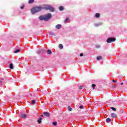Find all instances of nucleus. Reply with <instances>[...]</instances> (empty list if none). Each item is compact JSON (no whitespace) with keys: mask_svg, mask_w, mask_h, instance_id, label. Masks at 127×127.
I'll list each match as a JSON object with an SVG mask.
<instances>
[{"mask_svg":"<svg viewBox=\"0 0 127 127\" xmlns=\"http://www.w3.org/2000/svg\"><path fill=\"white\" fill-rule=\"evenodd\" d=\"M112 121V119H111V118H107L106 120V123H111V122Z\"/></svg>","mask_w":127,"mask_h":127,"instance_id":"9b49d317","label":"nucleus"},{"mask_svg":"<svg viewBox=\"0 0 127 127\" xmlns=\"http://www.w3.org/2000/svg\"><path fill=\"white\" fill-rule=\"evenodd\" d=\"M113 82H114V83H117V81L115 80H113Z\"/></svg>","mask_w":127,"mask_h":127,"instance_id":"473e14b6","label":"nucleus"},{"mask_svg":"<svg viewBox=\"0 0 127 127\" xmlns=\"http://www.w3.org/2000/svg\"><path fill=\"white\" fill-rule=\"evenodd\" d=\"M111 118H117V114H115V113H112L111 115Z\"/></svg>","mask_w":127,"mask_h":127,"instance_id":"1a4fd4ad","label":"nucleus"},{"mask_svg":"<svg viewBox=\"0 0 127 127\" xmlns=\"http://www.w3.org/2000/svg\"><path fill=\"white\" fill-rule=\"evenodd\" d=\"M97 59L98 60H101V59H102V57L101 56H98L97 57Z\"/></svg>","mask_w":127,"mask_h":127,"instance_id":"4be33fe9","label":"nucleus"},{"mask_svg":"<svg viewBox=\"0 0 127 127\" xmlns=\"http://www.w3.org/2000/svg\"><path fill=\"white\" fill-rule=\"evenodd\" d=\"M79 109H84V106H83L82 105L79 106Z\"/></svg>","mask_w":127,"mask_h":127,"instance_id":"c85d7f7f","label":"nucleus"},{"mask_svg":"<svg viewBox=\"0 0 127 127\" xmlns=\"http://www.w3.org/2000/svg\"><path fill=\"white\" fill-rule=\"evenodd\" d=\"M53 125H54V126H57V122H55L53 123Z\"/></svg>","mask_w":127,"mask_h":127,"instance_id":"bb28decb","label":"nucleus"},{"mask_svg":"<svg viewBox=\"0 0 127 127\" xmlns=\"http://www.w3.org/2000/svg\"><path fill=\"white\" fill-rule=\"evenodd\" d=\"M42 34H43V33H42L41 35H42Z\"/></svg>","mask_w":127,"mask_h":127,"instance_id":"c9c22d12","label":"nucleus"},{"mask_svg":"<svg viewBox=\"0 0 127 127\" xmlns=\"http://www.w3.org/2000/svg\"><path fill=\"white\" fill-rule=\"evenodd\" d=\"M9 68L10 69H13V64H9Z\"/></svg>","mask_w":127,"mask_h":127,"instance_id":"f3484780","label":"nucleus"},{"mask_svg":"<svg viewBox=\"0 0 127 127\" xmlns=\"http://www.w3.org/2000/svg\"><path fill=\"white\" fill-rule=\"evenodd\" d=\"M34 2V0H29L28 3H33Z\"/></svg>","mask_w":127,"mask_h":127,"instance_id":"dca6fc26","label":"nucleus"},{"mask_svg":"<svg viewBox=\"0 0 127 127\" xmlns=\"http://www.w3.org/2000/svg\"><path fill=\"white\" fill-rule=\"evenodd\" d=\"M96 48H101V46H100V45H97L96 46Z\"/></svg>","mask_w":127,"mask_h":127,"instance_id":"393cba45","label":"nucleus"},{"mask_svg":"<svg viewBox=\"0 0 127 127\" xmlns=\"http://www.w3.org/2000/svg\"><path fill=\"white\" fill-rule=\"evenodd\" d=\"M111 109L114 111V112H116L117 111V109L114 107H111Z\"/></svg>","mask_w":127,"mask_h":127,"instance_id":"5701e85b","label":"nucleus"},{"mask_svg":"<svg viewBox=\"0 0 127 127\" xmlns=\"http://www.w3.org/2000/svg\"><path fill=\"white\" fill-rule=\"evenodd\" d=\"M92 87L93 90H94L95 87H96V85L95 84H92Z\"/></svg>","mask_w":127,"mask_h":127,"instance_id":"a878e982","label":"nucleus"},{"mask_svg":"<svg viewBox=\"0 0 127 127\" xmlns=\"http://www.w3.org/2000/svg\"><path fill=\"white\" fill-rule=\"evenodd\" d=\"M83 55H84V54H83V53H81V54H80V56L81 57H82V56H83Z\"/></svg>","mask_w":127,"mask_h":127,"instance_id":"c756f323","label":"nucleus"},{"mask_svg":"<svg viewBox=\"0 0 127 127\" xmlns=\"http://www.w3.org/2000/svg\"><path fill=\"white\" fill-rule=\"evenodd\" d=\"M21 117L22 119H25L26 118V114H21Z\"/></svg>","mask_w":127,"mask_h":127,"instance_id":"f8f14e48","label":"nucleus"},{"mask_svg":"<svg viewBox=\"0 0 127 127\" xmlns=\"http://www.w3.org/2000/svg\"><path fill=\"white\" fill-rule=\"evenodd\" d=\"M18 52H20V50H16L14 51V53H18Z\"/></svg>","mask_w":127,"mask_h":127,"instance_id":"6ab92c4d","label":"nucleus"},{"mask_svg":"<svg viewBox=\"0 0 127 127\" xmlns=\"http://www.w3.org/2000/svg\"><path fill=\"white\" fill-rule=\"evenodd\" d=\"M41 117H43V115H41Z\"/></svg>","mask_w":127,"mask_h":127,"instance_id":"f704fd0d","label":"nucleus"},{"mask_svg":"<svg viewBox=\"0 0 127 127\" xmlns=\"http://www.w3.org/2000/svg\"><path fill=\"white\" fill-rule=\"evenodd\" d=\"M121 85H124V83H121Z\"/></svg>","mask_w":127,"mask_h":127,"instance_id":"72a5a7b5","label":"nucleus"},{"mask_svg":"<svg viewBox=\"0 0 127 127\" xmlns=\"http://www.w3.org/2000/svg\"><path fill=\"white\" fill-rule=\"evenodd\" d=\"M59 9L61 11H62L63 10H64V7H63V6H60L59 8Z\"/></svg>","mask_w":127,"mask_h":127,"instance_id":"9d476101","label":"nucleus"},{"mask_svg":"<svg viewBox=\"0 0 127 127\" xmlns=\"http://www.w3.org/2000/svg\"><path fill=\"white\" fill-rule=\"evenodd\" d=\"M47 53L48 54H49L50 55H51V54L52 53V52H51V50H49L47 51Z\"/></svg>","mask_w":127,"mask_h":127,"instance_id":"2eb2a0df","label":"nucleus"},{"mask_svg":"<svg viewBox=\"0 0 127 127\" xmlns=\"http://www.w3.org/2000/svg\"><path fill=\"white\" fill-rule=\"evenodd\" d=\"M49 10L52 11V12H53L54 11V8H53V7L51 6H49Z\"/></svg>","mask_w":127,"mask_h":127,"instance_id":"0eeeda50","label":"nucleus"},{"mask_svg":"<svg viewBox=\"0 0 127 127\" xmlns=\"http://www.w3.org/2000/svg\"><path fill=\"white\" fill-rule=\"evenodd\" d=\"M49 8V6L45 5L44 7H42V9H46V10H48Z\"/></svg>","mask_w":127,"mask_h":127,"instance_id":"39448f33","label":"nucleus"},{"mask_svg":"<svg viewBox=\"0 0 127 127\" xmlns=\"http://www.w3.org/2000/svg\"><path fill=\"white\" fill-rule=\"evenodd\" d=\"M115 41H116V38L111 37L108 38L106 42H107V43H112V42H115Z\"/></svg>","mask_w":127,"mask_h":127,"instance_id":"7ed1b4c3","label":"nucleus"},{"mask_svg":"<svg viewBox=\"0 0 127 127\" xmlns=\"http://www.w3.org/2000/svg\"><path fill=\"white\" fill-rule=\"evenodd\" d=\"M79 88L81 90V89H83V86H79Z\"/></svg>","mask_w":127,"mask_h":127,"instance_id":"7c9ffc66","label":"nucleus"},{"mask_svg":"<svg viewBox=\"0 0 127 127\" xmlns=\"http://www.w3.org/2000/svg\"><path fill=\"white\" fill-rule=\"evenodd\" d=\"M52 17L51 13H47L45 15H41L39 17L40 20H44V21H48L50 18Z\"/></svg>","mask_w":127,"mask_h":127,"instance_id":"f257e3e1","label":"nucleus"},{"mask_svg":"<svg viewBox=\"0 0 127 127\" xmlns=\"http://www.w3.org/2000/svg\"><path fill=\"white\" fill-rule=\"evenodd\" d=\"M42 121V118H39V120H38L37 122H38V124H41Z\"/></svg>","mask_w":127,"mask_h":127,"instance_id":"ddd939ff","label":"nucleus"},{"mask_svg":"<svg viewBox=\"0 0 127 127\" xmlns=\"http://www.w3.org/2000/svg\"><path fill=\"white\" fill-rule=\"evenodd\" d=\"M46 35H51L52 37H55V34L53 32H47Z\"/></svg>","mask_w":127,"mask_h":127,"instance_id":"20e7f679","label":"nucleus"},{"mask_svg":"<svg viewBox=\"0 0 127 127\" xmlns=\"http://www.w3.org/2000/svg\"><path fill=\"white\" fill-rule=\"evenodd\" d=\"M41 52V51L38 50V51L37 52V53L38 54H39Z\"/></svg>","mask_w":127,"mask_h":127,"instance_id":"cd10ccee","label":"nucleus"},{"mask_svg":"<svg viewBox=\"0 0 127 127\" xmlns=\"http://www.w3.org/2000/svg\"><path fill=\"white\" fill-rule=\"evenodd\" d=\"M44 115L46 117H50V114H49V113L48 112H44Z\"/></svg>","mask_w":127,"mask_h":127,"instance_id":"6e6552de","label":"nucleus"},{"mask_svg":"<svg viewBox=\"0 0 127 127\" xmlns=\"http://www.w3.org/2000/svg\"><path fill=\"white\" fill-rule=\"evenodd\" d=\"M59 46L60 49H63V45L62 44H60Z\"/></svg>","mask_w":127,"mask_h":127,"instance_id":"a211bd4d","label":"nucleus"},{"mask_svg":"<svg viewBox=\"0 0 127 127\" xmlns=\"http://www.w3.org/2000/svg\"><path fill=\"white\" fill-rule=\"evenodd\" d=\"M68 109L69 112H71L72 111V108H71L70 107H68Z\"/></svg>","mask_w":127,"mask_h":127,"instance_id":"b1692460","label":"nucleus"},{"mask_svg":"<svg viewBox=\"0 0 127 127\" xmlns=\"http://www.w3.org/2000/svg\"><path fill=\"white\" fill-rule=\"evenodd\" d=\"M95 17H96V18H99V17H100V13H97L95 14Z\"/></svg>","mask_w":127,"mask_h":127,"instance_id":"4468645a","label":"nucleus"},{"mask_svg":"<svg viewBox=\"0 0 127 127\" xmlns=\"http://www.w3.org/2000/svg\"><path fill=\"white\" fill-rule=\"evenodd\" d=\"M30 96H32V95H30Z\"/></svg>","mask_w":127,"mask_h":127,"instance_id":"e433bc0d","label":"nucleus"},{"mask_svg":"<svg viewBox=\"0 0 127 127\" xmlns=\"http://www.w3.org/2000/svg\"><path fill=\"white\" fill-rule=\"evenodd\" d=\"M68 20H69V18H67L66 19H65L64 21V23H66L67 21H68Z\"/></svg>","mask_w":127,"mask_h":127,"instance_id":"412c9836","label":"nucleus"},{"mask_svg":"<svg viewBox=\"0 0 127 127\" xmlns=\"http://www.w3.org/2000/svg\"><path fill=\"white\" fill-rule=\"evenodd\" d=\"M20 8L21 9H23V8H24V6H21Z\"/></svg>","mask_w":127,"mask_h":127,"instance_id":"2f4dec72","label":"nucleus"},{"mask_svg":"<svg viewBox=\"0 0 127 127\" xmlns=\"http://www.w3.org/2000/svg\"><path fill=\"white\" fill-rule=\"evenodd\" d=\"M41 9H42V6L35 7L31 9V12L33 14H34V13H37V12H39Z\"/></svg>","mask_w":127,"mask_h":127,"instance_id":"f03ea898","label":"nucleus"},{"mask_svg":"<svg viewBox=\"0 0 127 127\" xmlns=\"http://www.w3.org/2000/svg\"><path fill=\"white\" fill-rule=\"evenodd\" d=\"M35 103H36L35 100H32V101H31V104H32V105H35Z\"/></svg>","mask_w":127,"mask_h":127,"instance_id":"aec40b11","label":"nucleus"},{"mask_svg":"<svg viewBox=\"0 0 127 127\" xmlns=\"http://www.w3.org/2000/svg\"><path fill=\"white\" fill-rule=\"evenodd\" d=\"M56 28L57 29H60L61 28H62V25L61 24H58L56 26Z\"/></svg>","mask_w":127,"mask_h":127,"instance_id":"423d86ee","label":"nucleus"},{"mask_svg":"<svg viewBox=\"0 0 127 127\" xmlns=\"http://www.w3.org/2000/svg\"><path fill=\"white\" fill-rule=\"evenodd\" d=\"M4 31L3 30V31Z\"/></svg>","mask_w":127,"mask_h":127,"instance_id":"4c0bfd02","label":"nucleus"}]
</instances>
